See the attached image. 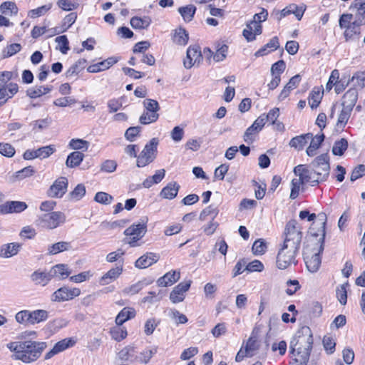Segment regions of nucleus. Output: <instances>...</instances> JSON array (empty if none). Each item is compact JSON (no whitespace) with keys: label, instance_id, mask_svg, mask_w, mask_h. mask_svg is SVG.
<instances>
[{"label":"nucleus","instance_id":"nucleus-42","mask_svg":"<svg viewBox=\"0 0 365 365\" xmlns=\"http://www.w3.org/2000/svg\"><path fill=\"white\" fill-rule=\"evenodd\" d=\"M0 13L6 16H13L18 13V8L14 2L5 1L0 5Z\"/></svg>","mask_w":365,"mask_h":365},{"label":"nucleus","instance_id":"nucleus-18","mask_svg":"<svg viewBox=\"0 0 365 365\" xmlns=\"http://www.w3.org/2000/svg\"><path fill=\"white\" fill-rule=\"evenodd\" d=\"M31 280L36 285L46 286L52 279L49 270L38 269L31 274Z\"/></svg>","mask_w":365,"mask_h":365},{"label":"nucleus","instance_id":"nucleus-14","mask_svg":"<svg viewBox=\"0 0 365 365\" xmlns=\"http://www.w3.org/2000/svg\"><path fill=\"white\" fill-rule=\"evenodd\" d=\"M202 60V56L200 47L198 46H190L187 50V55L183 64L186 68H190L192 66H198Z\"/></svg>","mask_w":365,"mask_h":365},{"label":"nucleus","instance_id":"nucleus-17","mask_svg":"<svg viewBox=\"0 0 365 365\" xmlns=\"http://www.w3.org/2000/svg\"><path fill=\"white\" fill-rule=\"evenodd\" d=\"M28 207L26 202L21 201H7L0 205V215L19 213Z\"/></svg>","mask_w":365,"mask_h":365},{"label":"nucleus","instance_id":"nucleus-16","mask_svg":"<svg viewBox=\"0 0 365 365\" xmlns=\"http://www.w3.org/2000/svg\"><path fill=\"white\" fill-rule=\"evenodd\" d=\"M192 281L180 282L174 287L170 294V299L174 304L181 302L184 300L185 293L189 290Z\"/></svg>","mask_w":365,"mask_h":365},{"label":"nucleus","instance_id":"nucleus-32","mask_svg":"<svg viewBox=\"0 0 365 365\" xmlns=\"http://www.w3.org/2000/svg\"><path fill=\"white\" fill-rule=\"evenodd\" d=\"M324 140V135L323 133L315 136L312 135V138L309 140H311L310 145L306 150L307 154L310 157L314 156L317 154V150L319 148Z\"/></svg>","mask_w":365,"mask_h":365},{"label":"nucleus","instance_id":"nucleus-15","mask_svg":"<svg viewBox=\"0 0 365 365\" xmlns=\"http://www.w3.org/2000/svg\"><path fill=\"white\" fill-rule=\"evenodd\" d=\"M68 180L65 177L57 178L48 190V195L51 197L61 198L66 192Z\"/></svg>","mask_w":365,"mask_h":365},{"label":"nucleus","instance_id":"nucleus-12","mask_svg":"<svg viewBox=\"0 0 365 365\" xmlns=\"http://www.w3.org/2000/svg\"><path fill=\"white\" fill-rule=\"evenodd\" d=\"M81 289L77 287L71 288L63 286L56 290L51 296V300L53 302H62L69 301L78 297Z\"/></svg>","mask_w":365,"mask_h":365},{"label":"nucleus","instance_id":"nucleus-62","mask_svg":"<svg viewBox=\"0 0 365 365\" xmlns=\"http://www.w3.org/2000/svg\"><path fill=\"white\" fill-rule=\"evenodd\" d=\"M117 165L118 164L115 160H106L101 163L100 170L102 172L111 173L116 170Z\"/></svg>","mask_w":365,"mask_h":365},{"label":"nucleus","instance_id":"nucleus-1","mask_svg":"<svg viewBox=\"0 0 365 365\" xmlns=\"http://www.w3.org/2000/svg\"><path fill=\"white\" fill-rule=\"evenodd\" d=\"M7 349L12 352L11 359L21 361L24 364H31L37 361L47 348L44 341H11L6 344Z\"/></svg>","mask_w":365,"mask_h":365},{"label":"nucleus","instance_id":"nucleus-40","mask_svg":"<svg viewBox=\"0 0 365 365\" xmlns=\"http://www.w3.org/2000/svg\"><path fill=\"white\" fill-rule=\"evenodd\" d=\"M178 11L185 21L190 22L193 19L196 11V7L192 4H190L185 6L180 7L178 9Z\"/></svg>","mask_w":365,"mask_h":365},{"label":"nucleus","instance_id":"nucleus-13","mask_svg":"<svg viewBox=\"0 0 365 365\" xmlns=\"http://www.w3.org/2000/svg\"><path fill=\"white\" fill-rule=\"evenodd\" d=\"M294 173L297 178L304 185L309 183L312 186H314L319 182L318 176L314 171L309 170L304 165H299L294 168Z\"/></svg>","mask_w":365,"mask_h":365},{"label":"nucleus","instance_id":"nucleus-41","mask_svg":"<svg viewBox=\"0 0 365 365\" xmlns=\"http://www.w3.org/2000/svg\"><path fill=\"white\" fill-rule=\"evenodd\" d=\"M348 148V141L345 138L336 140L332 147V153L334 155L341 156Z\"/></svg>","mask_w":365,"mask_h":365},{"label":"nucleus","instance_id":"nucleus-21","mask_svg":"<svg viewBox=\"0 0 365 365\" xmlns=\"http://www.w3.org/2000/svg\"><path fill=\"white\" fill-rule=\"evenodd\" d=\"M262 33L261 24L256 21H252L247 24L246 28L243 30V36L247 41H252L255 39L257 35Z\"/></svg>","mask_w":365,"mask_h":365},{"label":"nucleus","instance_id":"nucleus-31","mask_svg":"<svg viewBox=\"0 0 365 365\" xmlns=\"http://www.w3.org/2000/svg\"><path fill=\"white\" fill-rule=\"evenodd\" d=\"M179 189L180 185L177 182H170L162 189L160 195L163 198L172 200L177 196Z\"/></svg>","mask_w":365,"mask_h":365},{"label":"nucleus","instance_id":"nucleus-28","mask_svg":"<svg viewBox=\"0 0 365 365\" xmlns=\"http://www.w3.org/2000/svg\"><path fill=\"white\" fill-rule=\"evenodd\" d=\"M52 90L53 86L51 85L36 86L29 88L26 91V95L31 98H37L43 95L49 93Z\"/></svg>","mask_w":365,"mask_h":365},{"label":"nucleus","instance_id":"nucleus-44","mask_svg":"<svg viewBox=\"0 0 365 365\" xmlns=\"http://www.w3.org/2000/svg\"><path fill=\"white\" fill-rule=\"evenodd\" d=\"M71 244L68 242H58L53 244L48 248L50 255H56L63 251H67L71 249Z\"/></svg>","mask_w":365,"mask_h":365},{"label":"nucleus","instance_id":"nucleus-52","mask_svg":"<svg viewBox=\"0 0 365 365\" xmlns=\"http://www.w3.org/2000/svg\"><path fill=\"white\" fill-rule=\"evenodd\" d=\"M267 248V245L266 242L262 239H258L255 241L252 250L255 255H263Z\"/></svg>","mask_w":365,"mask_h":365},{"label":"nucleus","instance_id":"nucleus-34","mask_svg":"<svg viewBox=\"0 0 365 365\" xmlns=\"http://www.w3.org/2000/svg\"><path fill=\"white\" fill-rule=\"evenodd\" d=\"M135 316V311L133 308L125 307L117 315L115 323L117 325H122L126 321L134 318Z\"/></svg>","mask_w":365,"mask_h":365},{"label":"nucleus","instance_id":"nucleus-20","mask_svg":"<svg viewBox=\"0 0 365 365\" xmlns=\"http://www.w3.org/2000/svg\"><path fill=\"white\" fill-rule=\"evenodd\" d=\"M75 344V341L72 339H64L56 343L53 347L48 351L45 355V359H49L56 354L66 350V349L73 346Z\"/></svg>","mask_w":365,"mask_h":365},{"label":"nucleus","instance_id":"nucleus-60","mask_svg":"<svg viewBox=\"0 0 365 365\" xmlns=\"http://www.w3.org/2000/svg\"><path fill=\"white\" fill-rule=\"evenodd\" d=\"M228 52V46L225 44L218 45L216 52L213 55V59L216 62L223 61Z\"/></svg>","mask_w":365,"mask_h":365},{"label":"nucleus","instance_id":"nucleus-36","mask_svg":"<svg viewBox=\"0 0 365 365\" xmlns=\"http://www.w3.org/2000/svg\"><path fill=\"white\" fill-rule=\"evenodd\" d=\"M157 350L158 349L155 346L146 348L140 352L138 355L135 356L134 360L140 363L147 364L153 356L157 353Z\"/></svg>","mask_w":365,"mask_h":365},{"label":"nucleus","instance_id":"nucleus-19","mask_svg":"<svg viewBox=\"0 0 365 365\" xmlns=\"http://www.w3.org/2000/svg\"><path fill=\"white\" fill-rule=\"evenodd\" d=\"M123 272V264L113 267L101 277L99 282L101 285H108L116 280L122 274Z\"/></svg>","mask_w":365,"mask_h":365},{"label":"nucleus","instance_id":"nucleus-64","mask_svg":"<svg viewBox=\"0 0 365 365\" xmlns=\"http://www.w3.org/2000/svg\"><path fill=\"white\" fill-rule=\"evenodd\" d=\"M264 269V266L263 263L258 259H255L249 263H247L246 267L245 268V269L248 271L249 272H262Z\"/></svg>","mask_w":365,"mask_h":365},{"label":"nucleus","instance_id":"nucleus-45","mask_svg":"<svg viewBox=\"0 0 365 365\" xmlns=\"http://www.w3.org/2000/svg\"><path fill=\"white\" fill-rule=\"evenodd\" d=\"M121 325H117L110 329V333L113 339L117 341H120L124 339L127 335V330Z\"/></svg>","mask_w":365,"mask_h":365},{"label":"nucleus","instance_id":"nucleus-10","mask_svg":"<svg viewBox=\"0 0 365 365\" xmlns=\"http://www.w3.org/2000/svg\"><path fill=\"white\" fill-rule=\"evenodd\" d=\"M297 254L298 252L295 250H289V248L286 249L285 247L281 246L277 256V267L279 269H284L292 264H296Z\"/></svg>","mask_w":365,"mask_h":365},{"label":"nucleus","instance_id":"nucleus-58","mask_svg":"<svg viewBox=\"0 0 365 365\" xmlns=\"http://www.w3.org/2000/svg\"><path fill=\"white\" fill-rule=\"evenodd\" d=\"M146 284L142 281H139L123 290V293L126 295H133L138 293Z\"/></svg>","mask_w":365,"mask_h":365},{"label":"nucleus","instance_id":"nucleus-11","mask_svg":"<svg viewBox=\"0 0 365 365\" xmlns=\"http://www.w3.org/2000/svg\"><path fill=\"white\" fill-rule=\"evenodd\" d=\"M314 171L322 182L327 180L329 174V157L328 154H322L317 157L312 163Z\"/></svg>","mask_w":365,"mask_h":365},{"label":"nucleus","instance_id":"nucleus-6","mask_svg":"<svg viewBox=\"0 0 365 365\" xmlns=\"http://www.w3.org/2000/svg\"><path fill=\"white\" fill-rule=\"evenodd\" d=\"M284 235V240L282 246L285 247L286 249L289 248V250L299 252L302 233L294 222H289L287 224Z\"/></svg>","mask_w":365,"mask_h":365},{"label":"nucleus","instance_id":"nucleus-30","mask_svg":"<svg viewBox=\"0 0 365 365\" xmlns=\"http://www.w3.org/2000/svg\"><path fill=\"white\" fill-rule=\"evenodd\" d=\"M279 46L278 38L277 36L273 37L269 41L265 44L263 47L255 52V56L259 57L267 55L271 51L277 50Z\"/></svg>","mask_w":365,"mask_h":365},{"label":"nucleus","instance_id":"nucleus-46","mask_svg":"<svg viewBox=\"0 0 365 365\" xmlns=\"http://www.w3.org/2000/svg\"><path fill=\"white\" fill-rule=\"evenodd\" d=\"M258 348L259 344L257 339L253 337H250L243 349L245 351V354H247L248 357H251L256 354Z\"/></svg>","mask_w":365,"mask_h":365},{"label":"nucleus","instance_id":"nucleus-23","mask_svg":"<svg viewBox=\"0 0 365 365\" xmlns=\"http://www.w3.org/2000/svg\"><path fill=\"white\" fill-rule=\"evenodd\" d=\"M21 247L18 242L4 244L0 246V257L9 258L16 255Z\"/></svg>","mask_w":365,"mask_h":365},{"label":"nucleus","instance_id":"nucleus-47","mask_svg":"<svg viewBox=\"0 0 365 365\" xmlns=\"http://www.w3.org/2000/svg\"><path fill=\"white\" fill-rule=\"evenodd\" d=\"M217 214L218 209L213 205H210L200 212L199 218L202 221L206 220L208 217H210L211 220H214Z\"/></svg>","mask_w":365,"mask_h":365},{"label":"nucleus","instance_id":"nucleus-53","mask_svg":"<svg viewBox=\"0 0 365 365\" xmlns=\"http://www.w3.org/2000/svg\"><path fill=\"white\" fill-rule=\"evenodd\" d=\"M15 320L20 324H31L30 311L26 309L19 311L15 314Z\"/></svg>","mask_w":365,"mask_h":365},{"label":"nucleus","instance_id":"nucleus-61","mask_svg":"<svg viewBox=\"0 0 365 365\" xmlns=\"http://www.w3.org/2000/svg\"><path fill=\"white\" fill-rule=\"evenodd\" d=\"M168 315L177 324H185L187 322V317L176 309H170Z\"/></svg>","mask_w":365,"mask_h":365},{"label":"nucleus","instance_id":"nucleus-57","mask_svg":"<svg viewBox=\"0 0 365 365\" xmlns=\"http://www.w3.org/2000/svg\"><path fill=\"white\" fill-rule=\"evenodd\" d=\"M86 194V187L83 184H78L74 190L69 193L70 199L75 201L80 200Z\"/></svg>","mask_w":365,"mask_h":365},{"label":"nucleus","instance_id":"nucleus-49","mask_svg":"<svg viewBox=\"0 0 365 365\" xmlns=\"http://www.w3.org/2000/svg\"><path fill=\"white\" fill-rule=\"evenodd\" d=\"M304 185L297 178L292 179L291 182V192L289 195L290 199H296L299 196V192L304 189Z\"/></svg>","mask_w":365,"mask_h":365},{"label":"nucleus","instance_id":"nucleus-26","mask_svg":"<svg viewBox=\"0 0 365 365\" xmlns=\"http://www.w3.org/2000/svg\"><path fill=\"white\" fill-rule=\"evenodd\" d=\"M350 9L355 11L353 15L354 21L359 23V24H365V2L357 3L354 1L350 6Z\"/></svg>","mask_w":365,"mask_h":365},{"label":"nucleus","instance_id":"nucleus-38","mask_svg":"<svg viewBox=\"0 0 365 365\" xmlns=\"http://www.w3.org/2000/svg\"><path fill=\"white\" fill-rule=\"evenodd\" d=\"M84 155L78 151H74L68 155L66 161V165L68 168L78 166L83 161Z\"/></svg>","mask_w":365,"mask_h":365},{"label":"nucleus","instance_id":"nucleus-4","mask_svg":"<svg viewBox=\"0 0 365 365\" xmlns=\"http://www.w3.org/2000/svg\"><path fill=\"white\" fill-rule=\"evenodd\" d=\"M353 20V15L351 14H343L339 21V25L341 29L344 30V36L346 41H356L361 36V26L356 21Z\"/></svg>","mask_w":365,"mask_h":365},{"label":"nucleus","instance_id":"nucleus-3","mask_svg":"<svg viewBox=\"0 0 365 365\" xmlns=\"http://www.w3.org/2000/svg\"><path fill=\"white\" fill-rule=\"evenodd\" d=\"M327 220V217L324 212H320L317 215V220L312 222L309 228L310 237L307 245L313 246L322 245L324 247Z\"/></svg>","mask_w":365,"mask_h":365},{"label":"nucleus","instance_id":"nucleus-48","mask_svg":"<svg viewBox=\"0 0 365 365\" xmlns=\"http://www.w3.org/2000/svg\"><path fill=\"white\" fill-rule=\"evenodd\" d=\"M352 110L349 108H346L343 107L342 110H341L337 120V126L339 128H344L346 124L347 123L351 114Z\"/></svg>","mask_w":365,"mask_h":365},{"label":"nucleus","instance_id":"nucleus-35","mask_svg":"<svg viewBox=\"0 0 365 365\" xmlns=\"http://www.w3.org/2000/svg\"><path fill=\"white\" fill-rule=\"evenodd\" d=\"M189 36L187 31L180 27L175 29L173 34V41L180 46H185L187 43Z\"/></svg>","mask_w":365,"mask_h":365},{"label":"nucleus","instance_id":"nucleus-25","mask_svg":"<svg viewBox=\"0 0 365 365\" xmlns=\"http://www.w3.org/2000/svg\"><path fill=\"white\" fill-rule=\"evenodd\" d=\"M159 259L157 254L149 252L139 257L135 262V266L140 269L147 268Z\"/></svg>","mask_w":365,"mask_h":365},{"label":"nucleus","instance_id":"nucleus-2","mask_svg":"<svg viewBox=\"0 0 365 365\" xmlns=\"http://www.w3.org/2000/svg\"><path fill=\"white\" fill-rule=\"evenodd\" d=\"M303 331L307 332L306 335L299 334L297 336L296 343L291 342V348L294 356L292 365H307L309 361L313 340L308 328L304 329Z\"/></svg>","mask_w":365,"mask_h":365},{"label":"nucleus","instance_id":"nucleus-56","mask_svg":"<svg viewBox=\"0 0 365 365\" xmlns=\"http://www.w3.org/2000/svg\"><path fill=\"white\" fill-rule=\"evenodd\" d=\"M68 145L73 150L86 151L88 148L89 143L83 139H71Z\"/></svg>","mask_w":365,"mask_h":365},{"label":"nucleus","instance_id":"nucleus-50","mask_svg":"<svg viewBox=\"0 0 365 365\" xmlns=\"http://www.w3.org/2000/svg\"><path fill=\"white\" fill-rule=\"evenodd\" d=\"M158 113H151L146 110L140 115L139 121L141 124L147 125L155 122L158 119Z\"/></svg>","mask_w":365,"mask_h":365},{"label":"nucleus","instance_id":"nucleus-27","mask_svg":"<svg viewBox=\"0 0 365 365\" xmlns=\"http://www.w3.org/2000/svg\"><path fill=\"white\" fill-rule=\"evenodd\" d=\"M358 99V91L356 88L349 89L343 96L342 107L353 110Z\"/></svg>","mask_w":365,"mask_h":365},{"label":"nucleus","instance_id":"nucleus-8","mask_svg":"<svg viewBox=\"0 0 365 365\" xmlns=\"http://www.w3.org/2000/svg\"><path fill=\"white\" fill-rule=\"evenodd\" d=\"M66 222V215L60 211L51 212L41 215L36 222L43 228L53 230L61 226Z\"/></svg>","mask_w":365,"mask_h":365},{"label":"nucleus","instance_id":"nucleus-33","mask_svg":"<svg viewBox=\"0 0 365 365\" xmlns=\"http://www.w3.org/2000/svg\"><path fill=\"white\" fill-rule=\"evenodd\" d=\"M311 138H312V133H310L296 136L291 139L289 145L300 150L303 149Z\"/></svg>","mask_w":365,"mask_h":365},{"label":"nucleus","instance_id":"nucleus-29","mask_svg":"<svg viewBox=\"0 0 365 365\" xmlns=\"http://www.w3.org/2000/svg\"><path fill=\"white\" fill-rule=\"evenodd\" d=\"M51 279L57 277L60 279H66L71 274L67 265L63 264H58L53 266L49 270Z\"/></svg>","mask_w":365,"mask_h":365},{"label":"nucleus","instance_id":"nucleus-7","mask_svg":"<svg viewBox=\"0 0 365 365\" xmlns=\"http://www.w3.org/2000/svg\"><path fill=\"white\" fill-rule=\"evenodd\" d=\"M158 145V140L153 138L145 145L136 158V166L138 168H144L155 160L157 156Z\"/></svg>","mask_w":365,"mask_h":365},{"label":"nucleus","instance_id":"nucleus-51","mask_svg":"<svg viewBox=\"0 0 365 365\" xmlns=\"http://www.w3.org/2000/svg\"><path fill=\"white\" fill-rule=\"evenodd\" d=\"M38 158L45 159L51 156L56 151L54 145H49L36 149Z\"/></svg>","mask_w":365,"mask_h":365},{"label":"nucleus","instance_id":"nucleus-37","mask_svg":"<svg viewBox=\"0 0 365 365\" xmlns=\"http://www.w3.org/2000/svg\"><path fill=\"white\" fill-rule=\"evenodd\" d=\"M151 21V19L149 16H134L130 19V25L135 29H144L150 25Z\"/></svg>","mask_w":365,"mask_h":365},{"label":"nucleus","instance_id":"nucleus-9","mask_svg":"<svg viewBox=\"0 0 365 365\" xmlns=\"http://www.w3.org/2000/svg\"><path fill=\"white\" fill-rule=\"evenodd\" d=\"M147 222L148 219H140L137 223H134L128 227L124 231V235L129 237L127 243L130 247H135L138 245V241L140 240L147 232Z\"/></svg>","mask_w":365,"mask_h":365},{"label":"nucleus","instance_id":"nucleus-22","mask_svg":"<svg viewBox=\"0 0 365 365\" xmlns=\"http://www.w3.org/2000/svg\"><path fill=\"white\" fill-rule=\"evenodd\" d=\"M19 91L16 83H10L6 86L0 88V106L4 104L8 99L11 98Z\"/></svg>","mask_w":365,"mask_h":365},{"label":"nucleus","instance_id":"nucleus-55","mask_svg":"<svg viewBox=\"0 0 365 365\" xmlns=\"http://www.w3.org/2000/svg\"><path fill=\"white\" fill-rule=\"evenodd\" d=\"M55 41L57 43L56 49L59 50L62 53H67L69 50L68 40L66 36H60L56 38Z\"/></svg>","mask_w":365,"mask_h":365},{"label":"nucleus","instance_id":"nucleus-24","mask_svg":"<svg viewBox=\"0 0 365 365\" xmlns=\"http://www.w3.org/2000/svg\"><path fill=\"white\" fill-rule=\"evenodd\" d=\"M180 278V272L179 271L173 270L167 272L163 277H160L158 281V285L160 287L171 286L178 282Z\"/></svg>","mask_w":365,"mask_h":365},{"label":"nucleus","instance_id":"nucleus-63","mask_svg":"<svg viewBox=\"0 0 365 365\" xmlns=\"http://www.w3.org/2000/svg\"><path fill=\"white\" fill-rule=\"evenodd\" d=\"M135 353L134 346H128L121 349L118 353V356L121 360L128 361L134 356Z\"/></svg>","mask_w":365,"mask_h":365},{"label":"nucleus","instance_id":"nucleus-54","mask_svg":"<svg viewBox=\"0 0 365 365\" xmlns=\"http://www.w3.org/2000/svg\"><path fill=\"white\" fill-rule=\"evenodd\" d=\"M289 14H294L297 20H301L304 13L306 10V6L304 4L297 5L295 4H290L289 5Z\"/></svg>","mask_w":365,"mask_h":365},{"label":"nucleus","instance_id":"nucleus-39","mask_svg":"<svg viewBox=\"0 0 365 365\" xmlns=\"http://www.w3.org/2000/svg\"><path fill=\"white\" fill-rule=\"evenodd\" d=\"M323 91L320 88H314L309 96V104L312 108H316L320 103Z\"/></svg>","mask_w":365,"mask_h":365},{"label":"nucleus","instance_id":"nucleus-59","mask_svg":"<svg viewBox=\"0 0 365 365\" xmlns=\"http://www.w3.org/2000/svg\"><path fill=\"white\" fill-rule=\"evenodd\" d=\"M16 153L14 147L9 143H0V154L6 157L12 158Z\"/></svg>","mask_w":365,"mask_h":365},{"label":"nucleus","instance_id":"nucleus-5","mask_svg":"<svg viewBox=\"0 0 365 365\" xmlns=\"http://www.w3.org/2000/svg\"><path fill=\"white\" fill-rule=\"evenodd\" d=\"M324 247L322 245L317 246L306 245L304 248V259L308 270L312 273L317 272L321 265L320 254Z\"/></svg>","mask_w":365,"mask_h":365},{"label":"nucleus","instance_id":"nucleus-43","mask_svg":"<svg viewBox=\"0 0 365 365\" xmlns=\"http://www.w3.org/2000/svg\"><path fill=\"white\" fill-rule=\"evenodd\" d=\"M31 324H35L43 322L48 318V312L43 309H37L31 312Z\"/></svg>","mask_w":365,"mask_h":365}]
</instances>
